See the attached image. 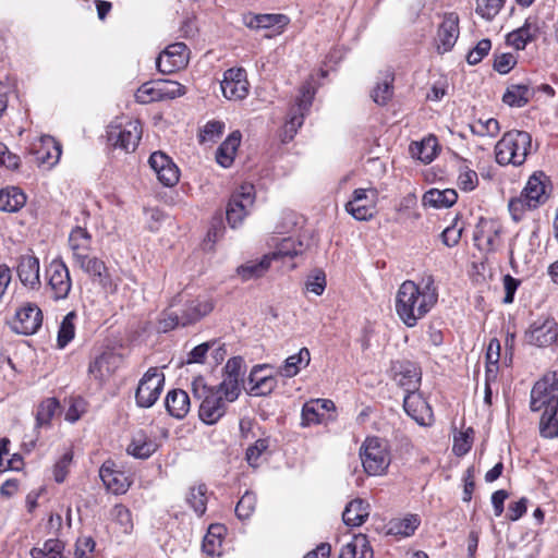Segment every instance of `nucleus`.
<instances>
[{"label": "nucleus", "mask_w": 558, "mask_h": 558, "mask_svg": "<svg viewBox=\"0 0 558 558\" xmlns=\"http://www.w3.org/2000/svg\"><path fill=\"white\" fill-rule=\"evenodd\" d=\"M438 301V291L433 277L422 280V286L407 280L399 287L395 308L398 317L409 328L416 326Z\"/></svg>", "instance_id": "1"}, {"label": "nucleus", "mask_w": 558, "mask_h": 558, "mask_svg": "<svg viewBox=\"0 0 558 558\" xmlns=\"http://www.w3.org/2000/svg\"><path fill=\"white\" fill-rule=\"evenodd\" d=\"M549 179L542 172L533 173L521 194L509 201L508 209L511 218L519 222L526 210H533L546 203L549 197Z\"/></svg>", "instance_id": "2"}, {"label": "nucleus", "mask_w": 558, "mask_h": 558, "mask_svg": "<svg viewBox=\"0 0 558 558\" xmlns=\"http://www.w3.org/2000/svg\"><path fill=\"white\" fill-rule=\"evenodd\" d=\"M532 146V136L525 131L506 132L495 146L496 161L501 166H521Z\"/></svg>", "instance_id": "3"}, {"label": "nucleus", "mask_w": 558, "mask_h": 558, "mask_svg": "<svg viewBox=\"0 0 558 558\" xmlns=\"http://www.w3.org/2000/svg\"><path fill=\"white\" fill-rule=\"evenodd\" d=\"M192 391L194 397L201 400L199 418L207 425L216 424L225 415L227 409V402L219 396V391L208 387L202 377L192 381Z\"/></svg>", "instance_id": "4"}, {"label": "nucleus", "mask_w": 558, "mask_h": 558, "mask_svg": "<svg viewBox=\"0 0 558 558\" xmlns=\"http://www.w3.org/2000/svg\"><path fill=\"white\" fill-rule=\"evenodd\" d=\"M363 468L368 475L384 474L390 464L388 445L377 437H368L360 449Z\"/></svg>", "instance_id": "5"}, {"label": "nucleus", "mask_w": 558, "mask_h": 558, "mask_svg": "<svg viewBox=\"0 0 558 558\" xmlns=\"http://www.w3.org/2000/svg\"><path fill=\"white\" fill-rule=\"evenodd\" d=\"M142 133L138 120H128L125 123H111L107 129V140L114 148L130 153L137 147Z\"/></svg>", "instance_id": "6"}, {"label": "nucleus", "mask_w": 558, "mask_h": 558, "mask_svg": "<svg viewBox=\"0 0 558 558\" xmlns=\"http://www.w3.org/2000/svg\"><path fill=\"white\" fill-rule=\"evenodd\" d=\"M531 410L558 409V371L545 374L532 388Z\"/></svg>", "instance_id": "7"}, {"label": "nucleus", "mask_w": 558, "mask_h": 558, "mask_svg": "<svg viewBox=\"0 0 558 558\" xmlns=\"http://www.w3.org/2000/svg\"><path fill=\"white\" fill-rule=\"evenodd\" d=\"M165 386V375L157 367H150L138 381L135 401L140 408H151L159 399Z\"/></svg>", "instance_id": "8"}, {"label": "nucleus", "mask_w": 558, "mask_h": 558, "mask_svg": "<svg viewBox=\"0 0 558 558\" xmlns=\"http://www.w3.org/2000/svg\"><path fill=\"white\" fill-rule=\"evenodd\" d=\"M255 201L254 186L252 184H243L230 197L226 216L229 226L235 229L240 226L248 214V209Z\"/></svg>", "instance_id": "9"}, {"label": "nucleus", "mask_w": 558, "mask_h": 558, "mask_svg": "<svg viewBox=\"0 0 558 558\" xmlns=\"http://www.w3.org/2000/svg\"><path fill=\"white\" fill-rule=\"evenodd\" d=\"M173 306L180 311L182 327L195 324L214 308L211 301L205 296L187 298L183 294L173 298Z\"/></svg>", "instance_id": "10"}, {"label": "nucleus", "mask_w": 558, "mask_h": 558, "mask_svg": "<svg viewBox=\"0 0 558 558\" xmlns=\"http://www.w3.org/2000/svg\"><path fill=\"white\" fill-rule=\"evenodd\" d=\"M314 99V90L312 87L303 86L300 90V96L296 99V105L289 113V120L284 123L282 130V142L288 143L292 141L298 132V129L303 124L304 116L312 106Z\"/></svg>", "instance_id": "11"}, {"label": "nucleus", "mask_w": 558, "mask_h": 558, "mask_svg": "<svg viewBox=\"0 0 558 558\" xmlns=\"http://www.w3.org/2000/svg\"><path fill=\"white\" fill-rule=\"evenodd\" d=\"M48 287L54 301L65 300L72 288L70 270L61 258H54L47 268Z\"/></svg>", "instance_id": "12"}, {"label": "nucleus", "mask_w": 558, "mask_h": 558, "mask_svg": "<svg viewBox=\"0 0 558 558\" xmlns=\"http://www.w3.org/2000/svg\"><path fill=\"white\" fill-rule=\"evenodd\" d=\"M43 324V312L35 303H25L10 320V327L15 333L31 336L38 331Z\"/></svg>", "instance_id": "13"}, {"label": "nucleus", "mask_w": 558, "mask_h": 558, "mask_svg": "<svg viewBox=\"0 0 558 558\" xmlns=\"http://www.w3.org/2000/svg\"><path fill=\"white\" fill-rule=\"evenodd\" d=\"M377 192L356 189L352 198L345 204V210L356 220L367 221L376 214Z\"/></svg>", "instance_id": "14"}, {"label": "nucleus", "mask_w": 558, "mask_h": 558, "mask_svg": "<svg viewBox=\"0 0 558 558\" xmlns=\"http://www.w3.org/2000/svg\"><path fill=\"white\" fill-rule=\"evenodd\" d=\"M220 88L225 98L229 100H242L250 90L247 74L243 68H231L223 72Z\"/></svg>", "instance_id": "15"}, {"label": "nucleus", "mask_w": 558, "mask_h": 558, "mask_svg": "<svg viewBox=\"0 0 558 558\" xmlns=\"http://www.w3.org/2000/svg\"><path fill=\"white\" fill-rule=\"evenodd\" d=\"M189 63V49L184 43L169 45L156 59L157 70L162 74H171Z\"/></svg>", "instance_id": "16"}, {"label": "nucleus", "mask_w": 558, "mask_h": 558, "mask_svg": "<svg viewBox=\"0 0 558 558\" xmlns=\"http://www.w3.org/2000/svg\"><path fill=\"white\" fill-rule=\"evenodd\" d=\"M501 228L492 219L481 218L477 222L473 240L478 250L483 252H495L501 244Z\"/></svg>", "instance_id": "17"}, {"label": "nucleus", "mask_w": 558, "mask_h": 558, "mask_svg": "<svg viewBox=\"0 0 558 558\" xmlns=\"http://www.w3.org/2000/svg\"><path fill=\"white\" fill-rule=\"evenodd\" d=\"M525 338L530 344L549 347L558 339V324L553 318H539L530 326Z\"/></svg>", "instance_id": "18"}, {"label": "nucleus", "mask_w": 558, "mask_h": 558, "mask_svg": "<svg viewBox=\"0 0 558 558\" xmlns=\"http://www.w3.org/2000/svg\"><path fill=\"white\" fill-rule=\"evenodd\" d=\"M148 165L162 185L174 186L179 182V168L165 153L154 151L149 156Z\"/></svg>", "instance_id": "19"}, {"label": "nucleus", "mask_w": 558, "mask_h": 558, "mask_svg": "<svg viewBox=\"0 0 558 558\" xmlns=\"http://www.w3.org/2000/svg\"><path fill=\"white\" fill-rule=\"evenodd\" d=\"M403 409L421 426H428L433 423L432 408L417 390L405 393Z\"/></svg>", "instance_id": "20"}, {"label": "nucleus", "mask_w": 558, "mask_h": 558, "mask_svg": "<svg viewBox=\"0 0 558 558\" xmlns=\"http://www.w3.org/2000/svg\"><path fill=\"white\" fill-rule=\"evenodd\" d=\"M459 37V16L454 12L444 15L437 32V50L440 53L450 51Z\"/></svg>", "instance_id": "21"}, {"label": "nucleus", "mask_w": 558, "mask_h": 558, "mask_svg": "<svg viewBox=\"0 0 558 558\" xmlns=\"http://www.w3.org/2000/svg\"><path fill=\"white\" fill-rule=\"evenodd\" d=\"M118 357L110 352L96 356L88 365V377L101 388L113 375Z\"/></svg>", "instance_id": "22"}, {"label": "nucleus", "mask_w": 558, "mask_h": 558, "mask_svg": "<svg viewBox=\"0 0 558 558\" xmlns=\"http://www.w3.org/2000/svg\"><path fill=\"white\" fill-rule=\"evenodd\" d=\"M31 153L39 163H57L61 156L60 144L51 136L44 135L32 143Z\"/></svg>", "instance_id": "23"}, {"label": "nucleus", "mask_w": 558, "mask_h": 558, "mask_svg": "<svg viewBox=\"0 0 558 558\" xmlns=\"http://www.w3.org/2000/svg\"><path fill=\"white\" fill-rule=\"evenodd\" d=\"M99 476L106 488L116 495L124 494L130 487L128 476L124 472L114 470L111 461L101 465Z\"/></svg>", "instance_id": "24"}, {"label": "nucleus", "mask_w": 558, "mask_h": 558, "mask_svg": "<svg viewBox=\"0 0 558 558\" xmlns=\"http://www.w3.org/2000/svg\"><path fill=\"white\" fill-rule=\"evenodd\" d=\"M68 242L74 264L90 255L92 234L85 228L80 226L73 228L69 234Z\"/></svg>", "instance_id": "25"}, {"label": "nucleus", "mask_w": 558, "mask_h": 558, "mask_svg": "<svg viewBox=\"0 0 558 558\" xmlns=\"http://www.w3.org/2000/svg\"><path fill=\"white\" fill-rule=\"evenodd\" d=\"M393 379L398 386L402 387L407 393L418 389L421 381V373L417 367L409 362L399 363L393 367Z\"/></svg>", "instance_id": "26"}, {"label": "nucleus", "mask_w": 558, "mask_h": 558, "mask_svg": "<svg viewBox=\"0 0 558 558\" xmlns=\"http://www.w3.org/2000/svg\"><path fill=\"white\" fill-rule=\"evenodd\" d=\"M267 365H256L250 373L248 380L252 384L250 389L253 396H267L277 386L276 377L271 375H264L263 372L267 368Z\"/></svg>", "instance_id": "27"}, {"label": "nucleus", "mask_w": 558, "mask_h": 558, "mask_svg": "<svg viewBox=\"0 0 558 558\" xmlns=\"http://www.w3.org/2000/svg\"><path fill=\"white\" fill-rule=\"evenodd\" d=\"M21 282L32 289L39 286V259L35 256H22L17 266Z\"/></svg>", "instance_id": "28"}, {"label": "nucleus", "mask_w": 558, "mask_h": 558, "mask_svg": "<svg viewBox=\"0 0 558 558\" xmlns=\"http://www.w3.org/2000/svg\"><path fill=\"white\" fill-rule=\"evenodd\" d=\"M166 409L175 418H183L189 413L191 401L187 392L182 389H173L166 397Z\"/></svg>", "instance_id": "29"}, {"label": "nucleus", "mask_w": 558, "mask_h": 558, "mask_svg": "<svg viewBox=\"0 0 558 558\" xmlns=\"http://www.w3.org/2000/svg\"><path fill=\"white\" fill-rule=\"evenodd\" d=\"M369 515V505L361 498L350 501L342 513L343 522L349 526L362 525Z\"/></svg>", "instance_id": "30"}, {"label": "nucleus", "mask_w": 558, "mask_h": 558, "mask_svg": "<svg viewBox=\"0 0 558 558\" xmlns=\"http://www.w3.org/2000/svg\"><path fill=\"white\" fill-rule=\"evenodd\" d=\"M537 33L538 27L536 23L527 19L523 26L507 35V43L517 50H523L529 43L535 40Z\"/></svg>", "instance_id": "31"}, {"label": "nucleus", "mask_w": 558, "mask_h": 558, "mask_svg": "<svg viewBox=\"0 0 558 558\" xmlns=\"http://www.w3.org/2000/svg\"><path fill=\"white\" fill-rule=\"evenodd\" d=\"M158 449V444L144 432H137L128 446V453L137 459H148Z\"/></svg>", "instance_id": "32"}, {"label": "nucleus", "mask_w": 558, "mask_h": 558, "mask_svg": "<svg viewBox=\"0 0 558 558\" xmlns=\"http://www.w3.org/2000/svg\"><path fill=\"white\" fill-rule=\"evenodd\" d=\"M241 142L240 132L231 133L218 147L216 153L217 162L223 168H228L232 165L236 149Z\"/></svg>", "instance_id": "33"}, {"label": "nucleus", "mask_w": 558, "mask_h": 558, "mask_svg": "<svg viewBox=\"0 0 558 558\" xmlns=\"http://www.w3.org/2000/svg\"><path fill=\"white\" fill-rule=\"evenodd\" d=\"M458 194L452 189L437 190L430 189L423 196L424 205H428L434 208H448L456 204Z\"/></svg>", "instance_id": "34"}, {"label": "nucleus", "mask_w": 558, "mask_h": 558, "mask_svg": "<svg viewBox=\"0 0 558 558\" xmlns=\"http://www.w3.org/2000/svg\"><path fill=\"white\" fill-rule=\"evenodd\" d=\"M26 203L25 194L19 187L0 190V210L7 213L19 211Z\"/></svg>", "instance_id": "35"}, {"label": "nucleus", "mask_w": 558, "mask_h": 558, "mask_svg": "<svg viewBox=\"0 0 558 558\" xmlns=\"http://www.w3.org/2000/svg\"><path fill=\"white\" fill-rule=\"evenodd\" d=\"M339 558H373V550L365 536H356L341 548Z\"/></svg>", "instance_id": "36"}, {"label": "nucleus", "mask_w": 558, "mask_h": 558, "mask_svg": "<svg viewBox=\"0 0 558 558\" xmlns=\"http://www.w3.org/2000/svg\"><path fill=\"white\" fill-rule=\"evenodd\" d=\"M270 262L271 257L265 255L260 260H250L239 266L236 272L244 281L256 279L268 270Z\"/></svg>", "instance_id": "37"}, {"label": "nucleus", "mask_w": 558, "mask_h": 558, "mask_svg": "<svg viewBox=\"0 0 558 558\" xmlns=\"http://www.w3.org/2000/svg\"><path fill=\"white\" fill-rule=\"evenodd\" d=\"M437 138L429 136L422 142L413 143L410 147L413 157L417 158L424 163H429L436 157Z\"/></svg>", "instance_id": "38"}, {"label": "nucleus", "mask_w": 558, "mask_h": 558, "mask_svg": "<svg viewBox=\"0 0 558 558\" xmlns=\"http://www.w3.org/2000/svg\"><path fill=\"white\" fill-rule=\"evenodd\" d=\"M393 81L395 75L391 71H386L380 83L372 90L373 100L379 105L385 106L393 96Z\"/></svg>", "instance_id": "39"}, {"label": "nucleus", "mask_w": 558, "mask_h": 558, "mask_svg": "<svg viewBox=\"0 0 558 558\" xmlns=\"http://www.w3.org/2000/svg\"><path fill=\"white\" fill-rule=\"evenodd\" d=\"M311 361V354L307 348H302L299 353L289 356L280 367V374L291 378L300 372V366H307Z\"/></svg>", "instance_id": "40"}, {"label": "nucleus", "mask_w": 558, "mask_h": 558, "mask_svg": "<svg viewBox=\"0 0 558 558\" xmlns=\"http://www.w3.org/2000/svg\"><path fill=\"white\" fill-rule=\"evenodd\" d=\"M225 527L220 524H211L203 539V551L208 556L220 555L222 533Z\"/></svg>", "instance_id": "41"}, {"label": "nucleus", "mask_w": 558, "mask_h": 558, "mask_svg": "<svg viewBox=\"0 0 558 558\" xmlns=\"http://www.w3.org/2000/svg\"><path fill=\"white\" fill-rule=\"evenodd\" d=\"M421 523L417 514H409L402 519L393 520L389 523V533L408 537L414 534Z\"/></svg>", "instance_id": "42"}, {"label": "nucleus", "mask_w": 558, "mask_h": 558, "mask_svg": "<svg viewBox=\"0 0 558 558\" xmlns=\"http://www.w3.org/2000/svg\"><path fill=\"white\" fill-rule=\"evenodd\" d=\"M531 97L527 85H511L502 96V101L510 107L521 108L525 106Z\"/></svg>", "instance_id": "43"}, {"label": "nucleus", "mask_w": 558, "mask_h": 558, "mask_svg": "<svg viewBox=\"0 0 558 558\" xmlns=\"http://www.w3.org/2000/svg\"><path fill=\"white\" fill-rule=\"evenodd\" d=\"M544 412L539 422L541 435L545 438L558 436V409H543Z\"/></svg>", "instance_id": "44"}, {"label": "nucleus", "mask_w": 558, "mask_h": 558, "mask_svg": "<svg viewBox=\"0 0 558 558\" xmlns=\"http://www.w3.org/2000/svg\"><path fill=\"white\" fill-rule=\"evenodd\" d=\"M159 101L174 99L185 94V87L175 81L157 80Z\"/></svg>", "instance_id": "45"}, {"label": "nucleus", "mask_w": 558, "mask_h": 558, "mask_svg": "<svg viewBox=\"0 0 558 558\" xmlns=\"http://www.w3.org/2000/svg\"><path fill=\"white\" fill-rule=\"evenodd\" d=\"M181 326L180 311L178 306H173V300L169 307L165 310L158 320V330L160 332H168Z\"/></svg>", "instance_id": "46"}, {"label": "nucleus", "mask_w": 558, "mask_h": 558, "mask_svg": "<svg viewBox=\"0 0 558 558\" xmlns=\"http://www.w3.org/2000/svg\"><path fill=\"white\" fill-rule=\"evenodd\" d=\"M76 318V314L74 312L68 313L61 324L58 331V347L63 349L69 342L74 338L75 335V326L74 320Z\"/></svg>", "instance_id": "47"}, {"label": "nucleus", "mask_w": 558, "mask_h": 558, "mask_svg": "<svg viewBox=\"0 0 558 558\" xmlns=\"http://www.w3.org/2000/svg\"><path fill=\"white\" fill-rule=\"evenodd\" d=\"M206 493H207L206 486L198 485V486L192 487L186 497L187 504L195 511V513L199 517L203 515L206 511V504H207Z\"/></svg>", "instance_id": "48"}, {"label": "nucleus", "mask_w": 558, "mask_h": 558, "mask_svg": "<svg viewBox=\"0 0 558 558\" xmlns=\"http://www.w3.org/2000/svg\"><path fill=\"white\" fill-rule=\"evenodd\" d=\"M63 544L59 539H48L43 547L31 550L33 558H62Z\"/></svg>", "instance_id": "49"}, {"label": "nucleus", "mask_w": 558, "mask_h": 558, "mask_svg": "<svg viewBox=\"0 0 558 558\" xmlns=\"http://www.w3.org/2000/svg\"><path fill=\"white\" fill-rule=\"evenodd\" d=\"M470 130L474 135L477 136H489L495 137L499 131V122L494 118H488L486 120L478 119L470 124Z\"/></svg>", "instance_id": "50"}, {"label": "nucleus", "mask_w": 558, "mask_h": 558, "mask_svg": "<svg viewBox=\"0 0 558 558\" xmlns=\"http://www.w3.org/2000/svg\"><path fill=\"white\" fill-rule=\"evenodd\" d=\"M59 409V401L56 398L44 400L37 409L36 422L37 426H48L54 413Z\"/></svg>", "instance_id": "51"}, {"label": "nucleus", "mask_w": 558, "mask_h": 558, "mask_svg": "<svg viewBox=\"0 0 558 558\" xmlns=\"http://www.w3.org/2000/svg\"><path fill=\"white\" fill-rule=\"evenodd\" d=\"M240 381L241 380L225 377L218 386L213 388L219 391V396H221L226 402H233L239 398L241 392Z\"/></svg>", "instance_id": "52"}, {"label": "nucleus", "mask_w": 558, "mask_h": 558, "mask_svg": "<svg viewBox=\"0 0 558 558\" xmlns=\"http://www.w3.org/2000/svg\"><path fill=\"white\" fill-rule=\"evenodd\" d=\"M302 426L319 424L323 421L324 413L318 409L317 400H310L302 408Z\"/></svg>", "instance_id": "53"}, {"label": "nucleus", "mask_w": 558, "mask_h": 558, "mask_svg": "<svg viewBox=\"0 0 558 558\" xmlns=\"http://www.w3.org/2000/svg\"><path fill=\"white\" fill-rule=\"evenodd\" d=\"M256 501L257 498L254 493L245 492V494L241 497L235 507V514L238 515V518L241 520L248 519L255 511Z\"/></svg>", "instance_id": "54"}, {"label": "nucleus", "mask_w": 558, "mask_h": 558, "mask_svg": "<svg viewBox=\"0 0 558 558\" xmlns=\"http://www.w3.org/2000/svg\"><path fill=\"white\" fill-rule=\"evenodd\" d=\"M505 0H476V13L486 20L494 19L501 8Z\"/></svg>", "instance_id": "55"}, {"label": "nucleus", "mask_w": 558, "mask_h": 558, "mask_svg": "<svg viewBox=\"0 0 558 558\" xmlns=\"http://www.w3.org/2000/svg\"><path fill=\"white\" fill-rule=\"evenodd\" d=\"M254 21L257 28H270L275 26L281 28L288 24L289 19L283 14H259L255 16Z\"/></svg>", "instance_id": "56"}, {"label": "nucleus", "mask_w": 558, "mask_h": 558, "mask_svg": "<svg viewBox=\"0 0 558 558\" xmlns=\"http://www.w3.org/2000/svg\"><path fill=\"white\" fill-rule=\"evenodd\" d=\"M137 102L149 104L159 101L157 92V80L144 83L135 93Z\"/></svg>", "instance_id": "57"}, {"label": "nucleus", "mask_w": 558, "mask_h": 558, "mask_svg": "<svg viewBox=\"0 0 558 558\" xmlns=\"http://www.w3.org/2000/svg\"><path fill=\"white\" fill-rule=\"evenodd\" d=\"M473 429L469 428L463 433H459L454 436L452 451L456 456L462 457L466 454L472 446Z\"/></svg>", "instance_id": "58"}, {"label": "nucleus", "mask_w": 558, "mask_h": 558, "mask_svg": "<svg viewBox=\"0 0 558 558\" xmlns=\"http://www.w3.org/2000/svg\"><path fill=\"white\" fill-rule=\"evenodd\" d=\"M478 184V177L474 170H471L466 166L460 168L458 177V185L465 192L473 191Z\"/></svg>", "instance_id": "59"}, {"label": "nucleus", "mask_w": 558, "mask_h": 558, "mask_svg": "<svg viewBox=\"0 0 558 558\" xmlns=\"http://www.w3.org/2000/svg\"><path fill=\"white\" fill-rule=\"evenodd\" d=\"M112 519L121 525L124 532L133 527L131 511L123 505H116L111 510Z\"/></svg>", "instance_id": "60"}, {"label": "nucleus", "mask_w": 558, "mask_h": 558, "mask_svg": "<svg viewBox=\"0 0 558 558\" xmlns=\"http://www.w3.org/2000/svg\"><path fill=\"white\" fill-rule=\"evenodd\" d=\"M73 459L72 451H66L62 454V457L56 462L53 466V477L57 483H62L69 472V468L71 465Z\"/></svg>", "instance_id": "61"}, {"label": "nucleus", "mask_w": 558, "mask_h": 558, "mask_svg": "<svg viewBox=\"0 0 558 558\" xmlns=\"http://www.w3.org/2000/svg\"><path fill=\"white\" fill-rule=\"evenodd\" d=\"M492 48V41L489 39H482L477 43V45L469 51L466 56V61L469 64H477L489 52Z\"/></svg>", "instance_id": "62"}, {"label": "nucleus", "mask_w": 558, "mask_h": 558, "mask_svg": "<svg viewBox=\"0 0 558 558\" xmlns=\"http://www.w3.org/2000/svg\"><path fill=\"white\" fill-rule=\"evenodd\" d=\"M80 269H82L86 275L92 277L96 272L98 274V270H104V266H106L105 262L100 258L92 255H87L82 260L74 264Z\"/></svg>", "instance_id": "63"}, {"label": "nucleus", "mask_w": 558, "mask_h": 558, "mask_svg": "<svg viewBox=\"0 0 558 558\" xmlns=\"http://www.w3.org/2000/svg\"><path fill=\"white\" fill-rule=\"evenodd\" d=\"M96 543L90 536L77 538L75 544V558H94Z\"/></svg>", "instance_id": "64"}]
</instances>
